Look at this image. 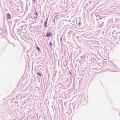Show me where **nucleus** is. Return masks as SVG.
I'll use <instances>...</instances> for the list:
<instances>
[{"label":"nucleus","instance_id":"1","mask_svg":"<svg viewBox=\"0 0 120 120\" xmlns=\"http://www.w3.org/2000/svg\"><path fill=\"white\" fill-rule=\"evenodd\" d=\"M119 38V36H116L115 37H113V41L118 42V39Z\"/></svg>","mask_w":120,"mask_h":120},{"label":"nucleus","instance_id":"2","mask_svg":"<svg viewBox=\"0 0 120 120\" xmlns=\"http://www.w3.org/2000/svg\"><path fill=\"white\" fill-rule=\"evenodd\" d=\"M7 19H10L11 18V15L9 13H8L7 14Z\"/></svg>","mask_w":120,"mask_h":120},{"label":"nucleus","instance_id":"3","mask_svg":"<svg viewBox=\"0 0 120 120\" xmlns=\"http://www.w3.org/2000/svg\"><path fill=\"white\" fill-rule=\"evenodd\" d=\"M52 35V34L51 33L48 32L46 35V36L47 37H49L51 36Z\"/></svg>","mask_w":120,"mask_h":120},{"label":"nucleus","instance_id":"4","mask_svg":"<svg viewBox=\"0 0 120 120\" xmlns=\"http://www.w3.org/2000/svg\"><path fill=\"white\" fill-rule=\"evenodd\" d=\"M48 19V18H47L46 20L44 22V26L45 27L46 26Z\"/></svg>","mask_w":120,"mask_h":120},{"label":"nucleus","instance_id":"5","mask_svg":"<svg viewBox=\"0 0 120 120\" xmlns=\"http://www.w3.org/2000/svg\"><path fill=\"white\" fill-rule=\"evenodd\" d=\"M37 73L38 75H39L40 77H41L42 75V74L41 73V72H40V73H39L38 72H37Z\"/></svg>","mask_w":120,"mask_h":120},{"label":"nucleus","instance_id":"6","mask_svg":"<svg viewBox=\"0 0 120 120\" xmlns=\"http://www.w3.org/2000/svg\"><path fill=\"white\" fill-rule=\"evenodd\" d=\"M71 109H69L68 111L67 112H70L71 113Z\"/></svg>","mask_w":120,"mask_h":120},{"label":"nucleus","instance_id":"7","mask_svg":"<svg viewBox=\"0 0 120 120\" xmlns=\"http://www.w3.org/2000/svg\"><path fill=\"white\" fill-rule=\"evenodd\" d=\"M59 15V16L58 18H60V17L62 16L63 15L61 14H60Z\"/></svg>","mask_w":120,"mask_h":120},{"label":"nucleus","instance_id":"8","mask_svg":"<svg viewBox=\"0 0 120 120\" xmlns=\"http://www.w3.org/2000/svg\"><path fill=\"white\" fill-rule=\"evenodd\" d=\"M37 49L38 50V51H39L40 50L39 48L38 47H37Z\"/></svg>","mask_w":120,"mask_h":120},{"label":"nucleus","instance_id":"9","mask_svg":"<svg viewBox=\"0 0 120 120\" xmlns=\"http://www.w3.org/2000/svg\"><path fill=\"white\" fill-rule=\"evenodd\" d=\"M59 16V15H57L55 16V18H56L57 17H58Z\"/></svg>","mask_w":120,"mask_h":120},{"label":"nucleus","instance_id":"10","mask_svg":"<svg viewBox=\"0 0 120 120\" xmlns=\"http://www.w3.org/2000/svg\"><path fill=\"white\" fill-rule=\"evenodd\" d=\"M81 23V22H79L78 23V24L79 25V26H80V25Z\"/></svg>","mask_w":120,"mask_h":120},{"label":"nucleus","instance_id":"11","mask_svg":"<svg viewBox=\"0 0 120 120\" xmlns=\"http://www.w3.org/2000/svg\"><path fill=\"white\" fill-rule=\"evenodd\" d=\"M37 18V16L36 17V18H35V17H33V18H32V19H35V20H36V18Z\"/></svg>","mask_w":120,"mask_h":120},{"label":"nucleus","instance_id":"12","mask_svg":"<svg viewBox=\"0 0 120 120\" xmlns=\"http://www.w3.org/2000/svg\"><path fill=\"white\" fill-rule=\"evenodd\" d=\"M49 44H50V45L52 46V44L50 42H49Z\"/></svg>","mask_w":120,"mask_h":120},{"label":"nucleus","instance_id":"13","mask_svg":"<svg viewBox=\"0 0 120 120\" xmlns=\"http://www.w3.org/2000/svg\"><path fill=\"white\" fill-rule=\"evenodd\" d=\"M85 101V103H84L85 104H86V100H84V102Z\"/></svg>","mask_w":120,"mask_h":120},{"label":"nucleus","instance_id":"14","mask_svg":"<svg viewBox=\"0 0 120 120\" xmlns=\"http://www.w3.org/2000/svg\"><path fill=\"white\" fill-rule=\"evenodd\" d=\"M39 89V90H40L42 89V87H41V88H40L39 87L38 88V89Z\"/></svg>","mask_w":120,"mask_h":120},{"label":"nucleus","instance_id":"15","mask_svg":"<svg viewBox=\"0 0 120 120\" xmlns=\"http://www.w3.org/2000/svg\"><path fill=\"white\" fill-rule=\"evenodd\" d=\"M35 14L37 15H38V14L37 13V12H35Z\"/></svg>","mask_w":120,"mask_h":120},{"label":"nucleus","instance_id":"16","mask_svg":"<svg viewBox=\"0 0 120 120\" xmlns=\"http://www.w3.org/2000/svg\"><path fill=\"white\" fill-rule=\"evenodd\" d=\"M55 18L54 19V20H53V21L54 22H55Z\"/></svg>","mask_w":120,"mask_h":120},{"label":"nucleus","instance_id":"17","mask_svg":"<svg viewBox=\"0 0 120 120\" xmlns=\"http://www.w3.org/2000/svg\"><path fill=\"white\" fill-rule=\"evenodd\" d=\"M69 71V73H70V74H71V75H72V74L71 73V72L70 71Z\"/></svg>","mask_w":120,"mask_h":120},{"label":"nucleus","instance_id":"18","mask_svg":"<svg viewBox=\"0 0 120 120\" xmlns=\"http://www.w3.org/2000/svg\"><path fill=\"white\" fill-rule=\"evenodd\" d=\"M12 45H13V46L14 47H15V45L14 44H12Z\"/></svg>","mask_w":120,"mask_h":120},{"label":"nucleus","instance_id":"19","mask_svg":"<svg viewBox=\"0 0 120 120\" xmlns=\"http://www.w3.org/2000/svg\"><path fill=\"white\" fill-rule=\"evenodd\" d=\"M36 0H33V1H35Z\"/></svg>","mask_w":120,"mask_h":120},{"label":"nucleus","instance_id":"20","mask_svg":"<svg viewBox=\"0 0 120 120\" xmlns=\"http://www.w3.org/2000/svg\"><path fill=\"white\" fill-rule=\"evenodd\" d=\"M99 19H101V18H100Z\"/></svg>","mask_w":120,"mask_h":120},{"label":"nucleus","instance_id":"21","mask_svg":"<svg viewBox=\"0 0 120 120\" xmlns=\"http://www.w3.org/2000/svg\"><path fill=\"white\" fill-rule=\"evenodd\" d=\"M20 24V23H18V25H19V24Z\"/></svg>","mask_w":120,"mask_h":120},{"label":"nucleus","instance_id":"22","mask_svg":"<svg viewBox=\"0 0 120 120\" xmlns=\"http://www.w3.org/2000/svg\"><path fill=\"white\" fill-rule=\"evenodd\" d=\"M69 33H70V32H68V34H69Z\"/></svg>","mask_w":120,"mask_h":120},{"label":"nucleus","instance_id":"23","mask_svg":"<svg viewBox=\"0 0 120 120\" xmlns=\"http://www.w3.org/2000/svg\"><path fill=\"white\" fill-rule=\"evenodd\" d=\"M80 60V61H81V60Z\"/></svg>","mask_w":120,"mask_h":120},{"label":"nucleus","instance_id":"24","mask_svg":"<svg viewBox=\"0 0 120 120\" xmlns=\"http://www.w3.org/2000/svg\"><path fill=\"white\" fill-rule=\"evenodd\" d=\"M77 49H78V48H77Z\"/></svg>","mask_w":120,"mask_h":120},{"label":"nucleus","instance_id":"25","mask_svg":"<svg viewBox=\"0 0 120 120\" xmlns=\"http://www.w3.org/2000/svg\"><path fill=\"white\" fill-rule=\"evenodd\" d=\"M84 60H83V61H84Z\"/></svg>","mask_w":120,"mask_h":120},{"label":"nucleus","instance_id":"26","mask_svg":"<svg viewBox=\"0 0 120 120\" xmlns=\"http://www.w3.org/2000/svg\"><path fill=\"white\" fill-rule=\"evenodd\" d=\"M73 108H74V109L75 107H73Z\"/></svg>","mask_w":120,"mask_h":120}]
</instances>
